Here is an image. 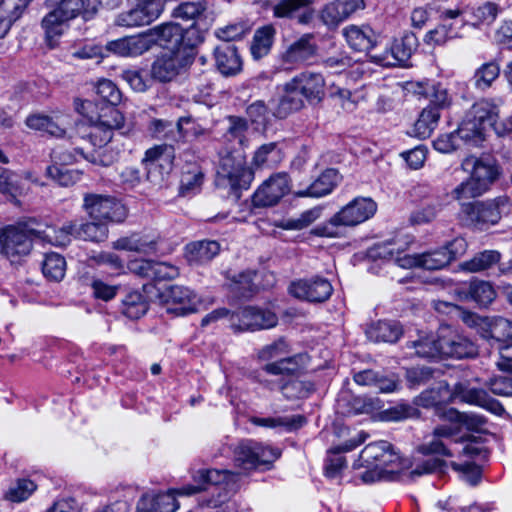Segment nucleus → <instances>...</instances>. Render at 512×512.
Here are the masks:
<instances>
[{
  "mask_svg": "<svg viewBox=\"0 0 512 512\" xmlns=\"http://www.w3.org/2000/svg\"><path fill=\"white\" fill-rule=\"evenodd\" d=\"M460 400L465 403L480 406L495 415L505 412L502 404L493 399L483 389L469 388L465 383H457L451 390L446 382H438L430 389L423 391L417 399V404L429 408Z\"/></svg>",
  "mask_w": 512,
  "mask_h": 512,
  "instance_id": "obj_1",
  "label": "nucleus"
},
{
  "mask_svg": "<svg viewBox=\"0 0 512 512\" xmlns=\"http://www.w3.org/2000/svg\"><path fill=\"white\" fill-rule=\"evenodd\" d=\"M377 211V204L369 197H357L335 213L327 222L313 229L320 237L339 238L345 234V229L355 227L371 217Z\"/></svg>",
  "mask_w": 512,
  "mask_h": 512,
  "instance_id": "obj_2",
  "label": "nucleus"
},
{
  "mask_svg": "<svg viewBox=\"0 0 512 512\" xmlns=\"http://www.w3.org/2000/svg\"><path fill=\"white\" fill-rule=\"evenodd\" d=\"M462 168L471 176L453 190L452 196L458 201L480 196L499 175L498 167L491 158L469 156L463 160Z\"/></svg>",
  "mask_w": 512,
  "mask_h": 512,
  "instance_id": "obj_3",
  "label": "nucleus"
},
{
  "mask_svg": "<svg viewBox=\"0 0 512 512\" xmlns=\"http://www.w3.org/2000/svg\"><path fill=\"white\" fill-rule=\"evenodd\" d=\"M500 104V100L481 98L470 107L459 125L465 143L478 146L484 141L486 126L493 127L499 119Z\"/></svg>",
  "mask_w": 512,
  "mask_h": 512,
  "instance_id": "obj_4",
  "label": "nucleus"
},
{
  "mask_svg": "<svg viewBox=\"0 0 512 512\" xmlns=\"http://www.w3.org/2000/svg\"><path fill=\"white\" fill-rule=\"evenodd\" d=\"M466 250L467 242L464 238L458 237L440 249L421 254H404L403 257L398 256L397 265L406 269L419 267L426 270H440L462 256Z\"/></svg>",
  "mask_w": 512,
  "mask_h": 512,
  "instance_id": "obj_5",
  "label": "nucleus"
},
{
  "mask_svg": "<svg viewBox=\"0 0 512 512\" xmlns=\"http://www.w3.org/2000/svg\"><path fill=\"white\" fill-rule=\"evenodd\" d=\"M148 34L152 46L158 45L166 49V52L181 53L182 49L192 48L200 42L194 22L188 28L178 23H163L149 29Z\"/></svg>",
  "mask_w": 512,
  "mask_h": 512,
  "instance_id": "obj_6",
  "label": "nucleus"
},
{
  "mask_svg": "<svg viewBox=\"0 0 512 512\" xmlns=\"http://www.w3.org/2000/svg\"><path fill=\"white\" fill-rule=\"evenodd\" d=\"M512 203L508 196L502 195L486 201L464 203L461 213L466 221L479 230L496 225L503 215L510 213Z\"/></svg>",
  "mask_w": 512,
  "mask_h": 512,
  "instance_id": "obj_7",
  "label": "nucleus"
},
{
  "mask_svg": "<svg viewBox=\"0 0 512 512\" xmlns=\"http://www.w3.org/2000/svg\"><path fill=\"white\" fill-rule=\"evenodd\" d=\"M57 7L42 20L46 37L52 42L64 32L65 22L74 19L80 14H88L90 0H48Z\"/></svg>",
  "mask_w": 512,
  "mask_h": 512,
  "instance_id": "obj_8",
  "label": "nucleus"
},
{
  "mask_svg": "<svg viewBox=\"0 0 512 512\" xmlns=\"http://www.w3.org/2000/svg\"><path fill=\"white\" fill-rule=\"evenodd\" d=\"M398 460L392 451V445L387 441H377L368 444L360 453L362 466L367 470L361 475L363 482L372 483L382 478L386 468Z\"/></svg>",
  "mask_w": 512,
  "mask_h": 512,
  "instance_id": "obj_9",
  "label": "nucleus"
},
{
  "mask_svg": "<svg viewBox=\"0 0 512 512\" xmlns=\"http://www.w3.org/2000/svg\"><path fill=\"white\" fill-rule=\"evenodd\" d=\"M83 209L92 220L120 223L127 217L126 207L116 198L95 193H87L83 198Z\"/></svg>",
  "mask_w": 512,
  "mask_h": 512,
  "instance_id": "obj_10",
  "label": "nucleus"
},
{
  "mask_svg": "<svg viewBox=\"0 0 512 512\" xmlns=\"http://www.w3.org/2000/svg\"><path fill=\"white\" fill-rule=\"evenodd\" d=\"M218 176L226 180L231 190H247L253 179L254 172L246 165L245 156L242 152L228 153L220 160Z\"/></svg>",
  "mask_w": 512,
  "mask_h": 512,
  "instance_id": "obj_11",
  "label": "nucleus"
},
{
  "mask_svg": "<svg viewBox=\"0 0 512 512\" xmlns=\"http://www.w3.org/2000/svg\"><path fill=\"white\" fill-rule=\"evenodd\" d=\"M277 324L276 313L263 307L247 306L230 316V328L234 332L266 330Z\"/></svg>",
  "mask_w": 512,
  "mask_h": 512,
  "instance_id": "obj_12",
  "label": "nucleus"
},
{
  "mask_svg": "<svg viewBox=\"0 0 512 512\" xmlns=\"http://www.w3.org/2000/svg\"><path fill=\"white\" fill-rule=\"evenodd\" d=\"M174 157L171 145H156L146 150L142 163L147 171V180L161 187L173 169Z\"/></svg>",
  "mask_w": 512,
  "mask_h": 512,
  "instance_id": "obj_13",
  "label": "nucleus"
},
{
  "mask_svg": "<svg viewBox=\"0 0 512 512\" xmlns=\"http://www.w3.org/2000/svg\"><path fill=\"white\" fill-rule=\"evenodd\" d=\"M280 456V451L260 443L241 442L234 451L235 465L250 471L261 466L269 467Z\"/></svg>",
  "mask_w": 512,
  "mask_h": 512,
  "instance_id": "obj_14",
  "label": "nucleus"
},
{
  "mask_svg": "<svg viewBox=\"0 0 512 512\" xmlns=\"http://www.w3.org/2000/svg\"><path fill=\"white\" fill-rule=\"evenodd\" d=\"M441 358L464 359L473 358L478 348L467 336L448 325L439 328Z\"/></svg>",
  "mask_w": 512,
  "mask_h": 512,
  "instance_id": "obj_15",
  "label": "nucleus"
},
{
  "mask_svg": "<svg viewBox=\"0 0 512 512\" xmlns=\"http://www.w3.org/2000/svg\"><path fill=\"white\" fill-rule=\"evenodd\" d=\"M457 429L451 425H439L435 427L431 435L418 447V451L424 455H441L443 457H455L456 447H459Z\"/></svg>",
  "mask_w": 512,
  "mask_h": 512,
  "instance_id": "obj_16",
  "label": "nucleus"
},
{
  "mask_svg": "<svg viewBox=\"0 0 512 512\" xmlns=\"http://www.w3.org/2000/svg\"><path fill=\"white\" fill-rule=\"evenodd\" d=\"M288 292L297 299L319 303L330 298L333 287L326 278L316 276L291 282Z\"/></svg>",
  "mask_w": 512,
  "mask_h": 512,
  "instance_id": "obj_17",
  "label": "nucleus"
},
{
  "mask_svg": "<svg viewBox=\"0 0 512 512\" xmlns=\"http://www.w3.org/2000/svg\"><path fill=\"white\" fill-rule=\"evenodd\" d=\"M196 486H188L181 489V494L192 495L201 490L206 489L207 485H220L224 484L225 488L231 491H236L239 487L240 473L219 470V469H202L197 471L194 476Z\"/></svg>",
  "mask_w": 512,
  "mask_h": 512,
  "instance_id": "obj_18",
  "label": "nucleus"
},
{
  "mask_svg": "<svg viewBox=\"0 0 512 512\" xmlns=\"http://www.w3.org/2000/svg\"><path fill=\"white\" fill-rule=\"evenodd\" d=\"M290 191V178L287 173L271 175L254 193L256 207H269L277 204Z\"/></svg>",
  "mask_w": 512,
  "mask_h": 512,
  "instance_id": "obj_19",
  "label": "nucleus"
},
{
  "mask_svg": "<svg viewBox=\"0 0 512 512\" xmlns=\"http://www.w3.org/2000/svg\"><path fill=\"white\" fill-rule=\"evenodd\" d=\"M473 324L477 326L480 337L488 341L492 347L512 338V321L504 317L477 318L473 319Z\"/></svg>",
  "mask_w": 512,
  "mask_h": 512,
  "instance_id": "obj_20",
  "label": "nucleus"
},
{
  "mask_svg": "<svg viewBox=\"0 0 512 512\" xmlns=\"http://www.w3.org/2000/svg\"><path fill=\"white\" fill-rule=\"evenodd\" d=\"M32 242L28 233L15 226L0 228V254L7 258L29 254Z\"/></svg>",
  "mask_w": 512,
  "mask_h": 512,
  "instance_id": "obj_21",
  "label": "nucleus"
},
{
  "mask_svg": "<svg viewBox=\"0 0 512 512\" xmlns=\"http://www.w3.org/2000/svg\"><path fill=\"white\" fill-rule=\"evenodd\" d=\"M364 8V0H334L323 6L319 18L327 28L335 29L352 14Z\"/></svg>",
  "mask_w": 512,
  "mask_h": 512,
  "instance_id": "obj_22",
  "label": "nucleus"
},
{
  "mask_svg": "<svg viewBox=\"0 0 512 512\" xmlns=\"http://www.w3.org/2000/svg\"><path fill=\"white\" fill-rule=\"evenodd\" d=\"M317 52L318 46L314 35L306 33L287 46L281 55V60L285 64L299 65L315 57Z\"/></svg>",
  "mask_w": 512,
  "mask_h": 512,
  "instance_id": "obj_23",
  "label": "nucleus"
},
{
  "mask_svg": "<svg viewBox=\"0 0 512 512\" xmlns=\"http://www.w3.org/2000/svg\"><path fill=\"white\" fill-rule=\"evenodd\" d=\"M184 67V56L181 53L164 52L159 55L151 66V78L158 82H170Z\"/></svg>",
  "mask_w": 512,
  "mask_h": 512,
  "instance_id": "obj_24",
  "label": "nucleus"
},
{
  "mask_svg": "<svg viewBox=\"0 0 512 512\" xmlns=\"http://www.w3.org/2000/svg\"><path fill=\"white\" fill-rule=\"evenodd\" d=\"M167 312L176 316H185L196 312L197 297L187 287L171 286L166 299Z\"/></svg>",
  "mask_w": 512,
  "mask_h": 512,
  "instance_id": "obj_25",
  "label": "nucleus"
},
{
  "mask_svg": "<svg viewBox=\"0 0 512 512\" xmlns=\"http://www.w3.org/2000/svg\"><path fill=\"white\" fill-rule=\"evenodd\" d=\"M297 91L310 103H319L324 97L325 80L319 73L302 72L290 80Z\"/></svg>",
  "mask_w": 512,
  "mask_h": 512,
  "instance_id": "obj_26",
  "label": "nucleus"
},
{
  "mask_svg": "<svg viewBox=\"0 0 512 512\" xmlns=\"http://www.w3.org/2000/svg\"><path fill=\"white\" fill-rule=\"evenodd\" d=\"M180 492L181 489L144 494L137 503V512H174L179 506L175 494L182 495Z\"/></svg>",
  "mask_w": 512,
  "mask_h": 512,
  "instance_id": "obj_27",
  "label": "nucleus"
},
{
  "mask_svg": "<svg viewBox=\"0 0 512 512\" xmlns=\"http://www.w3.org/2000/svg\"><path fill=\"white\" fill-rule=\"evenodd\" d=\"M405 347L411 350L409 352L410 356L428 359L441 358L439 330L436 334L421 331L418 333L417 338L408 341Z\"/></svg>",
  "mask_w": 512,
  "mask_h": 512,
  "instance_id": "obj_28",
  "label": "nucleus"
},
{
  "mask_svg": "<svg viewBox=\"0 0 512 512\" xmlns=\"http://www.w3.org/2000/svg\"><path fill=\"white\" fill-rule=\"evenodd\" d=\"M151 48L148 30L137 36L124 37L108 44V49L120 56H138Z\"/></svg>",
  "mask_w": 512,
  "mask_h": 512,
  "instance_id": "obj_29",
  "label": "nucleus"
},
{
  "mask_svg": "<svg viewBox=\"0 0 512 512\" xmlns=\"http://www.w3.org/2000/svg\"><path fill=\"white\" fill-rule=\"evenodd\" d=\"M69 117L66 115H31L26 119V125L35 130L47 132L54 137H64L67 126L69 125Z\"/></svg>",
  "mask_w": 512,
  "mask_h": 512,
  "instance_id": "obj_30",
  "label": "nucleus"
},
{
  "mask_svg": "<svg viewBox=\"0 0 512 512\" xmlns=\"http://www.w3.org/2000/svg\"><path fill=\"white\" fill-rule=\"evenodd\" d=\"M218 70L225 76H232L242 69V61L237 48L232 43H222L214 50Z\"/></svg>",
  "mask_w": 512,
  "mask_h": 512,
  "instance_id": "obj_31",
  "label": "nucleus"
},
{
  "mask_svg": "<svg viewBox=\"0 0 512 512\" xmlns=\"http://www.w3.org/2000/svg\"><path fill=\"white\" fill-rule=\"evenodd\" d=\"M220 252V244L214 240L193 241L185 246V258L190 265L210 262Z\"/></svg>",
  "mask_w": 512,
  "mask_h": 512,
  "instance_id": "obj_32",
  "label": "nucleus"
},
{
  "mask_svg": "<svg viewBox=\"0 0 512 512\" xmlns=\"http://www.w3.org/2000/svg\"><path fill=\"white\" fill-rule=\"evenodd\" d=\"M414 93L429 100V107L443 110L452 104V97L447 88L440 83L418 82L415 85Z\"/></svg>",
  "mask_w": 512,
  "mask_h": 512,
  "instance_id": "obj_33",
  "label": "nucleus"
},
{
  "mask_svg": "<svg viewBox=\"0 0 512 512\" xmlns=\"http://www.w3.org/2000/svg\"><path fill=\"white\" fill-rule=\"evenodd\" d=\"M339 181V174L333 168L326 169L306 189L296 193L299 197H323L330 194Z\"/></svg>",
  "mask_w": 512,
  "mask_h": 512,
  "instance_id": "obj_34",
  "label": "nucleus"
},
{
  "mask_svg": "<svg viewBox=\"0 0 512 512\" xmlns=\"http://www.w3.org/2000/svg\"><path fill=\"white\" fill-rule=\"evenodd\" d=\"M112 247L116 250L149 254L157 250V239L154 236L135 233L114 241Z\"/></svg>",
  "mask_w": 512,
  "mask_h": 512,
  "instance_id": "obj_35",
  "label": "nucleus"
},
{
  "mask_svg": "<svg viewBox=\"0 0 512 512\" xmlns=\"http://www.w3.org/2000/svg\"><path fill=\"white\" fill-rule=\"evenodd\" d=\"M343 36L355 51L369 52L374 47V32L369 26L349 25L343 29Z\"/></svg>",
  "mask_w": 512,
  "mask_h": 512,
  "instance_id": "obj_36",
  "label": "nucleus"
},
{
  "mask_svg": "<svg viewBox=\"0 0 512 512\" xmlns=\"http://www.w3.org/2000/svg\"><path fill=\"white\" fill-rule=\"evenodd\" d=\"M366 334L374 342L395 343L402 336L403 329L396 321L381 320L372 324Z\"/></svg>",
  "mask_w": 512,
  "mask_h": 512,
  "instance_id": "obj_37",
  "label": "nucleus"
},
{
  "mask_svg": "<svg viewBox=\"0 0 512 512\" xmlns=\"http://www.w3.org/2000/svg\"><path fill=\"white\" fill-rule=\"evenodd\" d=\"M303 105V96L297 91L294 84L289 81L284 85V93L279 99L274 115L281 119L286 118L289 114L300 110Z\"/></svg>",
  "mask_w": 512,
  "mask_h": 512,
  "instance_id": "obj_38",
  "label": "nucleus"
},
{
  "mask_svg": "<svg viewBox=\"0 0 512 512\" xmlns=\"http://www.w3.org/2000/svg\"><path fill=\"white\" fill-rule=\"evenodd\" d=\"M276 35V29L272 24L264 25L255 30L250 45L251 55L255 60H259L271 50Z\"/></svg>",
  "mask_w": 512,
  "mask_h": 512,
  "instance_id": "obj_39",
  "label": "nucleus"
},
{
  "mask_svg": "<svg viewBox=\"0 0 512 512\" xmlns=\"http://www.w3.org/2000/svg\"><path fill=\"white\" fill-rule=\"evenodd\" d=\"M501 259V254L497 250H484L475 254L471 259L464 261L460 264L463 271L470 273L484 272L494 265L498 264Z\"/></svg>",
  "mask_w": 512,
  "mask_h": 512,
  "instance_id": "obj_40",
  "label": "nucleus"
},
{
  "mask_svg": "<svg viewBox=\"0 0 512 512\" xmlns=\"http://www.w3.org/2000/svg\"><path fill=\"white\" fill-rule=\"evenodd\" d=\"M390 45L392 46V53H394V56L389 57L387 61L382 59V62L388 64H401L411 57L417 46V39L414 34L409 33L405 34L400 39H394Z\"/></svg>",
  "mask_w": 512,
  "mask_h": 512,
  "instance_id": "obj_41",
  "label": "nucleus"
},
{
  "mask_svg": "<svg viewBox=\"0 0 512 512\" xmlns=\"http://www.w3.org/2000/svg\"><path fill=\"white\" fill-rule=\"evenodd\" d=\"M76 222H67L62 227L47 226L39 232L40 237L55 246H66L75 237Z\"/></svg>",
  "mask_w": 512,
  "mask_h": 512,
  "instance_id": "obj_42",
  "label": "nucleus"
},
{
  "mask_svg": "<svg viewBox=\"0 0 512 512\" xmlns=\"http://www.w3.org/2000/svg\"><path fill=\"white\" fill-rule=\"evenodd\" d=\"M108 237V225L104 222L93 220L92 222L77 224L75 238L100 242Z\"/></svg>",
  "mask_w": 512,
  "mask_h": 512,
  "instance_id": "obj_43",
  "label": "nucleus"
},
{
  "mask_svg": "<svg viewBox=\"0 0 512 512\" xmlns=\"http://www.w3.org/2000/svg\"><path fill=\"white\" fill-rule=\"evenodd\" d=\"M500 66L496 61H490L477 68L473 75L474 86L478 90L490 88L493 82L499 77Z\"/></svg>",
  "mask_w": 512,
  "mask_h": 512,
  "instance_id": "obj_44",
  "label": "nucleus"
},
{
  "mask_svg": "<svg viewBox=\"0 0 512 512\" xmlns=\"http://www.w3.org/2000/svg\"><path fill=\"white\" fill-rule=\"evenodd\" d=\"M306 419L302 415H292L284 417L252 418V423L257 426L275 428L285 427L287 430H294L302 427Z\"/></svg>",
  "mask_w": 512,
  "mask_h": 512,
  "instance_id": "obj_45",
  "label": "nucleus"
},
{
  "mask_svg": "<svg viewBox=\"0 0 512 512\" xmlns=\"http://www.w3.org/2000/svg\"><path fill=\"white\" fill-rule=\"evenodd\" d=\"M440 116L437 108L425 107L414 125L417 136L423 139L429 137L436 128Z\"/></svg>",
  "mask_w": 512,
  "mask_h": 512,
  "instance_id": "obj_46",
  "label": "nucleus"
},
{
  "mask_svg": "<svg viewBox=\"0 0 512 512\" xmlns=\"http://www.w3.org/2000/svg\"><path fill=\"white\" fill-rule=\"evenodd\" d=\"M301 359L302 357L300 355L283 357L277 361L267 363L263 367V370L271 375L291 376L299 371Z\"/></svg>",
  "mask_w": 512,
  "mask_h": 512,
  "instance_id": "obj_47",
  "label": "nucleus"
},
{
  "mask_svg": "<svg viewBox=\"0 0 512 512\" xmlns=\"http://www.w3.org/2000/svg\"><path fill=\"white\" fill-rule=\"evenodd\" d=\"M42 272L44 276L51 281H61L66 272V261L64 257L58 253L46 254L42 264Z\"/></svg>",
  "mask_w": 512,
  "mask_h": 512,
  "instance_id": "obj_48",
  "label": "nucleus"
},
{
  "mask_svg": "<svg viewBox=\"0 0 512 512\" xmlns=\"http://www.w3.org/2000/svg\"><path fill=\"white\" fill-rule=\"evenodd\" d=\"M122 303V312L130 319H138L148 310V303L145 297L138 291L129 292Z\"/></svg>",
  "mask_w": 512,
  "mask_h": 512,
  "instance_id": "obj_49",
  "label": "nucleus"
},
{
  "mask_svg": "<svg viewBox=\"0 0 512 512\" xmlns=\"http://www.w3.org/2000/svg\"><path fill=\"white\" fill-rule=\"evenodd\" d=\"M154 21L138 6L119 13L115 19V24L120 27L134 28L150 24Z\"/></svg>",
  "mask_w": 512,
  "mask_h": 512,
  "instance_id": "obj_50",
  "label": "nucleus"
},
{
  "mask_svg": "<svg viewBox=\"0 0 512 512\" xmlns=\"http://www.w3.org/2000/svg\"><path fill=\"white\" fill-rule=\"evenodd\" d=\"M368 255L372 259H385L394 261L397 264V257H403L404 249L401 246L396 247V242H384L375 244L369 249Z\"/></svg>",
  "mask_w": 512,
  "mask_h": 512,
  "instance_id": "obj_51",
  "label": "nucleus"
},
{
  "mask_svg": "<svg viewBox=\"0 0 512 512\" xmlns=\"http://www.w3.org/2000/svg\"><path fill=\"white\" fill-rule=\"evenodd\" d=\"M469 294L480 306H487L493 302L496 292L493 286L486 281H475L470 284Z\"/></svg>",
  "mask_w": 512,
  "mask_h": 512,
  "instance_id": "obj_52",
  "label": "nucleus"
},
{
  "mask_svg": "<svg viewBox=\"0 0 512 512\" xmlns=\"http://www.w3.org/2000/svg\"><path fill=\"white\" fill-rule=\"evenodd\" d=\"M151 135L158 139L178 142L176 124L164 119H153L149 124Z\"/></svg>",
  "mask_w": 512,
  "mask_h": 512,
  "instance_id": "obj_53",
  "label": "nucleus"
},
{
  "mask_svg": "<svg viewBox=\"0 0 512 512\" xmlns=\"http://www.w3.org/2000/svg\"><path fill=\"white\" fill-rule=\"evenodd\" d=\"M444 416L450 421H456L463 424L469 430H480L486 423L483 416L475 413H461L452 408L449 409Z\"/></svg>",
  "mask_w": 512,
  "mask_h": 512,
  "instance_id": "obj_54",
  "label": "nucleus"
},
{
  "mask_svg": "<svg viewBox=\"0 0 512 512\" xmlns=\"http://www.w3.org/2000/svg\"><path fill=\"white\" fill-rule=\"evenodd\" d=\"M178 141L197 138L205 134L206 130L201 127L192 117H180L176 122Z\"/></svg>",
  "mask_w": 512,
  "mask_h": 512,
  "instance_id": "obj_55",
  "label": "nucleus"
},
{
  "mask_svg": "<svg viewBox=\"0 0 512 512\" xmlns=\"http://www.w3.org/2000/svg\"><path fill=\"white\" fill-rule=\"evenodd\" d=\"M227 122L226 135L237 140L241 146H245L247 143L246 134L249 130L248 121L241 116L231 115L227 117Z\"/></svg>",
  "mask_w": 512,
  "mask_h": 512,
  "instance_id": "obj_56",
  "label": "nucleus"
},
{
  "mask_svg": "<svg viewBox=\"0 0 512 512\" xmlns=\"http://www.w3.org/2000/svg\"><path fill=\"white\" fill-rule=\"evenodd\" d=\"M35 490L34 482L28 479H19L6 491L5 498L11 502H22L28 499Z\"/></svg>",
  "mask_w": 512,
  "mask_h": 512,
  "instance_id": "obj_57",
  "label": "nucleus"
},
{
  "mask_svg": "<svg viewBox=\"0 0 512 512\" xmlns=\"http://www.w3.org/2000/svg\"><path fill=\"white\" fill-rule=\"evenodd\" d=\"M321 65L333 74H340L353 65V59L346 52H339L324 58Z\"/></svg>",
  "mask_w": 512,
  "mask_h": 512,
  "instance_id": "obj_58",
  "label": "nucleus"
},
{
  "mask_svg": "<svg viewBox=\"0 0 512 512\" xmlns=\"http://www.w3.org/2000/svg\"><path fill=\"white\" fill-rule=\"evenodd\" d=\"M322 213L321 207H314L302 212L298 217L286 220L284 228L290 230H301L320 218Z\"/></svg>",
  "mask_w": 512,
  "mask_h": 512,
  "instance_id": "obj_59",
  "label": "nucleus"
},
{
  "mask_svg": "<svg viewBox=\"0 0 512 512\" xmlns=\"http://www.w3.org/2000/svg\"><path fill=\"white\" fill-rule=\"evenodd\" d=\"M303 7H306L303 0H278L271 10L275 18L292 19Z\"/></svg>",
  "mask_w": 512,
  "mask_h": 512,
  "instance_id": "obj_60",
  "label": "nucleus"
},
{
  "mask_svg": "<svg viewBox=\"0 0 512 512\" xmlns=\"http://www.w3.org/2000/svg\"><path fill=\"white\" fill-rule=\"evenodd\" d=\"M96 93L110 106H116L121 102L122 94L118 87L108 79H101L97 82Z\"/></svg>",
  "mask_w": 512,
  "mask_h": 512,
  "instance_id": "obj_61",
  "label": "nucleus"
},
{
  "mask_svg": "<svg viewBox=\"0 0 512 512\" xmlns=\"http://www.w3.org/2000/svg\"><path fill=\"white\" fill-rule=\"evenodd\" d=\"M501 8L497 3L487 1L479 5L473 11V17L476 19L478 24L491 25L494 23Z\"/></svg>",
  "mask_w": 512,
  "mask_h": 512,
  "instance_id": "obj_62",
  "label": "nucleus"
},
{
  "mask_svg": "<svg viewBox=\"0 0 512 512\" xmlns=\"http://www.w3.org/2000/svg\"><path fill=\"white\" fill-rule=\"evenodd\" d=\"M96 122L114 131L124 126V116L116 107L108 106L102 110Z\"/></svg>",
  "mask_w": 512,
  "mask_h": 512,
  "instance_id": "obj_63",
  "label": "nucleus"
},
{
  "mask_svg": "<svg viewBox=\"0 0 512 512\" xmlns=\"http://www.w3.org/2000/svg\"><path fill=\"white\" fill-rule=\"evenodd\" d=\"M290 352L289 345L284 338H279L275 342L265 345L258 352V358L262 361H270L276 358H283Z\"/></svg>",
  "mask_w": 512,
  "mask_h": 512,
  "instance_id": "obj_64",
  "label": "nucleus"
}]
</instances>
